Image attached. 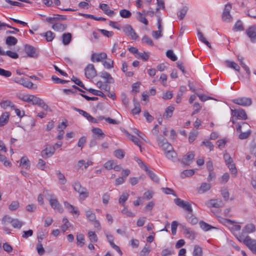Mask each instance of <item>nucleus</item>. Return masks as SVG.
<instances>
[{
	"instance_id": "nucleus-54",
	"label": "nucleus",
	"mask_w": 256,
	"mask_h": 256,
	"mask_svg": "<svg viewBox=\"0 0 256 256\" xmlns=\"http://www.w3.org/2000/svg\"><path fill=\"white\" fill-rule=\"evenodd\" d=\"M240 134L238 136V138L240 140H244L248 138L251 134L250 130H246L245 132H242V130H241V132H240Z\"/></svg>"
},
{
	"instance_id": "nucleus-16",
	"label": "nucleus",
	"mask_w": 256,
	"mask_h": 256,
	"mask_svg": "<svg viewBox=\"0 0 256 256\" xmlns=\"http://www.w3.org/2000/svg\"><path fill=\"white\" fill-rule=\"evenodd\" d=\"M55 152L54 146H50L46 148L44 150H42V155L44 158H48L52 156Z\"/></svg>"
},
{
	"instance_id": "nucleus-28",
	"label": "nucleus",
	"mask_w": 256,
	"mask_h": 256,
	"mask_svg": "<svg viewBox=\"0 0 256 256\" xmlns=\"http://www.w3.org/2000/svg\"><path fill=\"white\" fill-rule=\"evenodd\" d=\"M250 125L245 122H242L241 123H238L236 125V131L238 132H241L242 130V128H244V130H250Z\"/></svg>"
},
{
	"instance_id": "nucleus-53",
	"label": "nucleus",
	"mask_w": 256,
	"mask_h": 256,
	"mask_svg": "<svg viewBox=\"0 0 256 256\" xmlns=\"http://www.w3.org/2000/svg\"><path fill=\"white\" fill-rule=\"evenodd\" d=\"M88 236L91 242H95L98 241V237L94 232L92 231L88 232Z\"/></svg>"
},
{
	"instance_id": "nucleus-41",
	"label": "nucleus",
	"mask_w": 256,
	"mask_h": 256,
	"mask_svg": "<svg viewBox=\"0 0 256 256\" xmlns=\"http://www.w3.org/2000/svg\"><path fill=\"white\" fill-rule=\"evenodd\" d=\"M24 224V222H23L17 218H14L12 222V226L16 228L20 229Z\"/></svg>"
},
{
	"instance_id": "nucleus-19",
	"label": "nucleus",
	"mask_w": 256,
	"mask_h": 256,
	"mask_svg": "<svg viewBox=\"0 0 256 256\" xmlns=\"http://www.w3.org/2000/svg\"><path fill=\"white\" fill-rule=\"evenodd\" d=\"M208 207L212 208H220L224 206L223 202L221 200H210L209 202L206 204Z\"/></svg>"
},
{
	"instance_id": "nucleus-50",
	"label": "nucleus",
	"mask_w": 256,
	"mask_h": 256,
	"mask_svg": "<svg viewBox=\"0 0 256 256\" xmlns=\"http://www.w3.org/2000/svg\"><path fill=\"white\" fill-rule=\"evenodd\" d=\"M150 178H151L152 180L154 182H158L159 181L158 178V176L151 170H149L148 168V170H145Z\"/></svg>"
},
{
	"instance_id": "nucleus-46",
	"label": "nucleus",
	"mask_w": 256,
	"mask_h": 256,
	"mask_svg": "<svg viewBox=\"0 0 256 256\" xmlns=\"http://www.w3.org/2000/svg\"><path fill=\"white\" fill-rule=\"evenodd\" d=\"M136 18L139 22L144 24L145 25L148 24V20L144 16H142V13L138 12H136Z\"/></svg>"
},
{
	"instance_id": "nucleus-52",
	"label": "nucleus",
	"mask_w": 256,
	"mask_h": 256,
	"mask_svg": "<svg viewBox=\"0 0 256 256\" xmlns=\"http://www.w3.org/2000/svg\"><path fill=\"white\" fill-rule=\"evenodd\" d=\"M20 206V204L18 201H12L8 206V208L10 211H14L16 210Z\"/></svg>"
},
{
	"instance_id": "nucleus-32",
	"label": "nucleus",
	"mask_w": 256,
	"mask_h": 256,
	"mask_svg": "<svg viewBox=\"0 0 256 256\" xmlns=\"http://www.w3.org/2000/svg\"><path fill=\"white\" fill-rule=\"evenodd\" d=\"M18 42V40L12 36H8L6 40V44L8 46H15Z\"/></svg>"
},
{
	"instance_id": "nucleus-61",
	"label": "nucleus",
	"mask_w": 256,
	"mask_h": 256,
	"mask_svg": "<svg viewBox=\"0 0 256 256\" xmlns=\"http://www.w3.org/2000/svg\"><path fill=\"white\" fill-rule=\"evenodd\" d=\"M0 162H3L6 166H10L11 165L10 162L7 160L6 158L0 154Z\"/></svg>"
},
{
	"instance_id": "nucleus-57",
	"label": "nucleus",
	"mask_w": 256,
	"mask_h": 256,
	"mask_svg": "<svg viewBox=\"0 0 256 256\" xmlns=\"http://www.w3.org/2000/svg\"><path fill=\"white\" fill-rule=\"evenodd\" d=\"M84 236L82 234H78L76 236V240L78 244L80 245L81 247L84 244Z\"/></svg>"
},
{
	"instance_id": "nucleus-59",
	"label": "nucleus",
	"mask_w": 256,
	"mask_h": 256,
	"mask_svg": "<svg viewBox=\"0 0 256 256\" xmlns=\"http://www.w3.org/2000/svg\"><path fill=\"white\" fill-rule=\"evenodd\" d=\"M30 96V94H20L18 95V97L20 100L27 102H28Z\"/></svg>"
},
{
	"instance_id": "nucleus-62",
	"label": "nucleus",
	"mask_w": 256,
	"mask_h": 256,
	"mask_svg": "<svg viewBox=\"0 0 256 256\" xmlns=\"http://www.w3.org/2000/svg\"><path fill=\"white\" fill-rule=\"evenodd\" d=\"M138 56L137 58H141L144 61H146L148 60L149 58V54L148 52H138Z\"/></svg>"
},
{
	"instance_id": "nucleus-15",
	"label": "nucleus",
	"mask_w": 256,
	"mask_h": 256,
	"mask_svg": "<svg viewBox=\"0 0 256 256\" xmlns=\"http://www.w3.org/2000/svg\"><path fill=\"white\" fill-rule=\"evenodd\" d=\"M194 157L193 152H188L181 160V162L184 166H188Z\"/></svg>"
},
{
	"instance_id": "nucleus-11",
	"label": "nucleus",
	"mask_w": 256,
	"mask_h": 256,
	"mask_svg": "<svg viewBox=\"0 0 256 256\" xmlns=\"http://www.w3.org/2000/svg\"><path fill=\"white\" fill-rule=\"evenodd\" d=\"M157 141L158 142V146L162 148L164 152H167L168 150H172V146L165 138H160L159 136H158Z\"/></svg>"
},
{
	"instance_id": "nucleus-39",
	"label": "nucleus",
	"mask_w": 256,
	"mask_h": 256,
	"mask_svg": "<svg viewBox=\"0 0 256 256\" xmlns=\"http://www.w3.org/2000/svg\"><path fill=\"white\" fill-rule=\"evenodd\" d=\"M198 39L200 41L206 44L210 48H211V45L210 43L208 40H206L204 37L202 33L199 30H198Z\"/></svg>"
},
{
	"instance_id": "nucleus-12",
	"label": "nucleus",
	"mask_w": 256,
	"mask_h": 256,
	"mask_svg": "<svg viewBox=\"0 0 256 256\" xmlns=\"http://www.w3.org/2000/svg\"><path fill=\"white\" fill-rule=\"evenodd\" d=\"M72 108L74 110L78 112L80 114H82L84 117L86 118V119L89 122H91L92 123H98V121L95 118L92 117V116H90L87 112H85V111H84V110H80V109L74 108V107Z\"/></svg>"
},
{
	"instance_id": "nucleus-47",
	"label": "nucleus",
	"mask_w": 256,
	"mask_h": 256,
	"mask_svg": "<svg viewBox=\"0 0 256 256\" xmlns=\"http://www.w3.org/2000/svg\"><path fill=\"white\" fill-rule=\"evenodd\" d=\"M86 90H88L89 92H91L95 96H98L104 98H106V95L100 90H96L91 88L89 89L86 88Z\"/></svg>"
},
{
	"instance_id": "nucleus-48",
	"label": "nucleus",
	"mask_w": 256,
	"mask_h": 256,
	"mask_svg": "<svg viewBox=\"0 0 256 256\" xmlns=\"http://www.w3.org/2000/svg\"><path fill=\"white\" fill-rule=\"evenodd\" d=\"M86 215L87 218L90 222L96 220L95 214L90 209L86 211Z\"/></svg>"
},
{
	"instance_id": "nucleus-37",
	"label": "nucleus",
	"mask_w": 256,
	"mask_h": 256,
	"mask_svg": "<svg viewBox=\"0 0 256 256\" xmlns=\"http://www.w3.org/2000/svg\"><path fill=\"white\" fill-rule=\"evenodd\" d=\"M41 36L45 37L48 42H52L55 37V34L50 30L41 34Z\"/></svg>"
},
{
	"instance_id": "nucleus-21",
	"label": "nucleus",
	"mask_w": 256,
	"mask_h": 256,
	"mask_svg": "<svg viewBox=\"0 0 256 256\" xmlns=\"http://www.w3.org/2000/svg\"><path fill=\"white\" fill-rule=\"evenodd\" d=\"M64 206L69 210L70 212L76 214V217L79 216V212L73 206L67 202H64Z\"/></svg>"
},
{
	"instance_id": "nucleus-31",
	"label": "nucleus",
	"mask_w": 256,
	"mask_h": 256,
	"mask_svg": "<svg viewBox=\"0 0 256 256\" xmlns=\"http://www.w3.org/2000/svg\"><path fill=\"white\" fill-rule=\"evenodd\" d=\"M1 108L6 109L10 107L12 109L15 108V105L10 100H3L0 104Z\"/></svg>"
},
{
	"instance_id": "nucleus-55",
	"label": "nucleus",
	"mask_w": 256,
	"mask_h": 256,
	"mask_svg": "<svg viewBox=\"0 0 256 256\" xmlns=\"http://www.w3.org/2000/svg\"><path fill=\"white\" fill-rule=\"evenodd\" d=\"M166 56L168 58L174 62L177 60V56L174 54L172 50H168L166 52Z\"/></svg>"
},
{
	"instance_id": "nucleus-24",
	"label": "nucleus",
	"mask_w": 256,
	"mask_h": 256,
	"mask_svg": "<svg viewBox=\"0 0 256 256\" xmlns=\"http://www.w3.org/2000/svg\"><path fill=\"white\" fill-rule=\"evenodd\" d=\"M211 188V185L209 183L203 182L201 186L198 188V192L199 193L202 194L204 193L208 190H210Z\"/></svg>"
},
{
	"instance_id": "nucleus-64",
	"label": "nucleus",
	"mask_w": 256,
	"mask_h": 256,
	"mask_svg": "<svg viewBox=\"0 0 256 256\" xmlns=\"http://www.w3.org/2000/svg\"><path fill=\"white\" fill-rule=\"evenodd\" d=\"M174 254V251L170 248L164 249L162 252V256H171Z\"/></svg>"
},
{
	"instance_id": "nucleus-40",
	"label": "nucleus",
	"mask_w": 256,
	"mask_h": 256,
	"mask_svg": "<svg viewBox=\"0 0 256 256\" xmlns=\"http://www.w3.org/2000/svg\"><path fill=\"white\" fill-rule=\"evenodd\" d=\"M188 10V7L185 6H184L182 8H181L178 12V16L180 20H182L185 16Z\"/></svg>"
},
{
	"instance_id": "nucleus-2",
	"label": "nucleus",
	"mask_w": 256,
	"mask_h": 256,
	"mask_svg": "<svg viewBox=\"0 0 256 256\" xmlns=\"http://www.w3.org/2000/svg\"><path fill=\"white\" fill-rule=\"evenodd\" d=\"M72 186L74 190L79 194L80 200H84L88 196V190L86 188L82 187L80 182H75Z\"/></svg>"
},
{
	"instance_id": "nucleus-60",
	"label": "nucleus",
	"mask_w": 256,
	"mask_h": 256,
	"mask_svg": "<svg viewBox=\"0 0 256 256\" xmlns=\"http://www.w3.org/2000/svg\"><path fill=\"white\" fill-rule=\"evenodd\" d=\"M124 208L122 210V213L123 214L126 215L127 217H134V214L132 212L128 210V209L124 206Z\"/></svg>"
},
{
	"instance_id": "nucleus-9",
	"label": "nucleus",
	"mask_w": 256,
	"mask_h": 256,
	"mask_svg": "<svg viewBox=\"0 0 256 256\" xmlns=\"http://www.w3.org/2000/svg\"><path fill=\"white\" fill-rule=\"evenodd\" d=\"M84 70L85 75L88 78H92L96 76V70L92 64H88Z\"/></svg>"
},
{
	"instance_id": "nucleus-35",
	"label": "nucleus",
	"mask_w": 256,
	"mask_h": 256,
	"mask_svg": "<svg viewBox=\"0 0 256 256\" xmlns=\"http://www.w3.org/2000/svg\"><path fill=\"white\" fill-rule=\"evenodd\" d=\"M92 163L93 162L90 160H88L86 162L85 160H82L78 161L76 166L78 168H81L83 166H84V169H86L89 166L92 165Z\"/></svg>"
},
{
	"instance_id": "nucleus-6",
	"label": "nucleus",
	"mask_w": 256,
	"mask_h": 256,
	"mask_svg": "<svg viewBox=\"0 0 256 256\" xmlns=\"http://www.w3.org/2000/svg\"><path fill=\"white\" fill-rule=\"evenodd\" d=\"M122 30L125 34L129 36L132 40H136L138 36L135 32L132 26L129 24H126L122 28Z\"/></svg>"
},
{
	"instance_id": "nucleus-43",
	"label": "nucleus",
	"mask_w": 256,
	"mask_h": 256,
	"mask_svg": "<svg viewBox=\"0 0 256 256\" xmlns=\"http://www.w3.org/2000/svg\"><path fill=\"white\" fill-rule=\"evenodd\" d=\"M129 196V194L127 192H124L119 198L118 202L122 206H125V202L127 200Z\"/></svg>"
},
{
	"instance_id": "nucleus-17",
	"label": "nucleus",
	"mask_w": 256,
	"mask_h": 256,
	"mask_svg": "<svg viewBox=\"0 0 256 256\" xmlns=\"http://www.w3.org/2000/svg\"><path fill=\"white\" fill-rule=\"evenodd\" d=\"M256 230V226L253 224H246L242 229V232L240 234H242L244 235L245 234H250L255 232Z\"/></svg>"
},
{
	"instance_id": "nucleus-38",
	"label": "nucleus",
	"mask_w": 256,
	"mask_h": 256,
	"mask_svg": "<svg viewBox=\"0 0 256 256\" xmlns=\"http://www.w3.org/2000/svg\"><path fill=\"white\" fill-rule=\"evenodd\" d=\"M134 108L132 110L133 114H138L141 112L140 104L136 101L135 98L134 99Z\"/></svg>"
},
{
	"instance_id": "nucleus-63",
	"label": "nucleus",
	"mask_w": 256,
	"mask_h": 256,
	"mask_svg": "<svg viewBox=\"0 0 256 256\" xmlns=\"http://www.w3.org/2000/svg\"><path fill=\"white\" fill-rule=\"evenodd\" d=\"M230 178V176L228 173H224L222 177L220 178V182L222 184H224L228 182Z\"/></svg>"
},
{
	"instance_id": "nucleus-56",
	"label": "nucleus",
	"mask_w": 256,
	"mask_h": 256,
	"mask_svg": "<svg viewBox=\"0 0 256 256\" xmlns=\"http://www.w3.org/2000/svg\"><path fill=\"white\" fill-rule=\"evenodd\" d=\"M114 62L113 60H111L110 59H106V60H105L104 63L103 65L104 67L107 69H110L112 68H113L114 66Z\"/></svg>"
},
{
	"instance_id": "nucleus-49",
	"label": "nucleus",
	"mask_w": 256,
	"mask_h": 256,
	"mask_svg": "<svg viewBox=\"0 0 256 256\" xmlns=\"http://www.w3.org/2000/svg\"><path fill=\"white\" fill-rule=\"evenodd\" d=\"M228 167L229 168L230 170V172L232 174H234V176H236L237 174V170L236 168L235 164L234 162V161L232 162H230L228 164H226Z\"/></svg>"
},
{
	"instance_id": "nucleus-18",
	"label": "nucleus",
	"mask_w": 256,
	"mask_h": 256,
	"mask_svg": "<svg viewBox=\"0 0 256 256\" xmlns=\"http://www.w3.org/2000/svg\"><path fill=\"white\" fill-rule=\"evenodd\" d=\"M99 6L106 14L110 16H112L115 14V12L114 10H110V7L107 4H100Z\"/></svg>"
},
{
	"instance_id": "nucleus-13",
	"label": "nucleus",
	"mask_w": 256,
	"mask_h": 256,
	"mask_svg": "<svg viewBox=\"0 0 256 256\" xmlns=\"http://www.w3.org/2000/svg\"><path fill=\"white\" fill-rule=\"evenodd\" d=\"M247 36L250 38L253 42H256V25H254L248 28L246 30Z\"/></svg>"
},
{
	"instance_id": "nucleus-10",
	"label": "nucleus",
	"mask_w": 256,
	"mask_h": 256,
	"mask_svg": "<svg viewBox=\"0 0 256 256\" xmlns=\"http://www.w3.org/2000/svg\"><path fill=\"white\" fill-rule=\"evenodd\" d=\"M231 110L233 116H236L238 119L246 120L248 118L245 110L242 108L232 110Z\"/></svg>"
},
{
	"instance_id": "nucleus-29",
	"label": "nucleus",
	"mask_w": 256,
	"mask_h": 256,
	"mask_svg": "<svg viewBox=\"0 0 256 256\" xmlns=\"http://www.w3.org/2000/svg\"><path fill=\"white\" fill-rule=\"evenodd\" d=\"M174 109V107L172 106H169L166 108L163 116L164 118L168 119L171 118L172 116Z\"/></svg>"
},
{
	"instance_id": "nucleus-34",
	"label": "nucleus",
	"mask_w": 256,
	"mask_h": 256,
	"mask_svg": "<svg viewBox=\"0 0 256 256\" xmlns=\"http://www.w3.org/2000/svg\"><path fill=\"white\" fill-rule=\"evenodd\" d=\"M92 131L98 139L102 138L105 136L104 134L102 132V130L100 128H93L92 130Z\"/></svg>"
},
{
	"instance_id": "nucleus-7",
	"label": "nucleus",
	"mask_w": 256,
	"mask_h": 256,
	"mask_svg": "<svg viewBox=\"0 0 256 256\" xmlns=\"http://www.w3.org/2000/svg\"><path fill=\"white\" fill-rule=\"evenodd\" d=\"M232 102L236 104L243 106H248L252 104V99L246 97L238 98L233 100Z\"/></svg>"
},
{
	"instance_id": "nucleus-23",
	"label": "nucleus",
	"mask_w": 256,
	"mask_h": 256,
	"mask_svg": "<svg viewBox=\"0 0 256 256\" xmlns=\"http://www.w3.org/2000/svg\"><path fill=\"white\" fill-rule=\"evenodd\" d=\"M166 156L169 160L174 161L176 158L177 154L174 150L173 148L172 150H168L167 152H164Z\"/></svg>"
},
{
	"instance_id": "nucleus-51",
	"label": "nucleus",
	"mask_w": 256,
	"mask_h": 256,
	"mask_svg": "<svg viewBox=\"0 0 256 256\" xmlns=\"http://www.w3.org/2000/svg\"><path fill=\"white\" fill-rule=\"evenodd\" d=\"M120 16L124 18H128L132 15L131 12L127 10L124 9L120 11Z\"/></svg>"
},
{
	"instance_id": "nucleus-25",
	"label": "nucleus",
	"mask_w": 256,
	"mask_h": 256,
	"mask_svg": "<svg viewBox=\"0 0 256 256\" xmlns=\"http://www.w3.org/2000/svg\"><path fill=\"white\" fill-rule=\"evenodd\" d=\"M186 218L189 223L193 225L196 224L198 222V218L192 214V212H188Z\"/></svg>"
},
{
	"instance_id": "nucleus-42",
	"label": "nucleus",
	"mask_w": 256,
	"mask_h": 256,
	"mask_svg": "<svg viewBox=\"0 0 256 256\" xmlns=\"http://www.w3.org/2000/svg\"><path fill=\"white\" fill-rule=\"evenodd\" d=\"M199 224L201 228L204 231H208L211 229L215 228L214 227L208 224L204 221H200L199 223Z\"/></svg>"
},
{
	"instance_id": "nucleus-22",
	"label": "nucleus",
	"mask_w": 256,
	"mask_h": 256,
	"mask_svg": "<svg viewBox=\"0 0 256 256\" xmlns=\"http://www.w3.org/2000/svg\"><path fill=\"white\" fill-rule=\"evenodd\" d=\"M67 27V25L66 24H63L58 22H56L52 26V28L56 31L59 32H63L64 31Z\"/></svg>"
},
{
	"instance_id": "nucleus-1",
	"label": "nucleus",
	"mask_w": 256,
	"mask_h": 256,
	"mask_svg": "<svg viewBox=\"0 0 256 256\" xmlns=\"http://www.w3.org/2000/svg\"><path fill=\"white\" fill-rule=\"evenodd\" d=\"M236 238L242 242L254 254H256V240L252 239L248 236L238 234L236 235Z\"/></svg>"
},
{
	"instance_id": "nucleus-14",
	"label": "nucleus",
	"mask_w": 256,
	"mask_h": 256,
	"mask_svg": "<svg viewBox=\"0 0 256 256\" xmlns=\"http://www.w3.org/2000/svg\"><path fill=\"white\" fill-rule=\"evenodd\" d=\"M106 57L107 55L105 52L94 53L91 55L90 58L93 62H99L106 59Z\"/></svg>"
},
{
	"instance_id": "nucleus-27",
	"label": "nucleus",
	"mask_w": 256,
	"mask_h": 256,
	"mask_svg": "<svg viewBox=\"0 0 256 256\" xmlns=\"http://www.w3.org/2000/svg\"><path fill=\"white\" fill-rule=\"evenodd\" d=\"M226 66L228 68L234 69L236 71L240 72V67L239 66L233 61L226 60L225 62Z\"/></svg>"
},
{
	"instance_id": "nucleus-8",
	"label": "nucleus",
	"mask_w": 256,
	"mask_h": 256,
	"mask_svg": "<svg viewBox=\"0 0 256 256\" xmlns=\"http://www.w3.org/2000/svg\"><path fill=\"white\" fill-rule=\"evenodd\" d=\"M174 202L177 206L188 211V212H192V206L188 202L184 201L180 198H177L174 200Z\"/></svg>"
},
{
	"instance_id": "nucleus-36",
	"label": "nucleus",
	"mask_w": 256,
	"mask_h": 256,
	"mask_svg": "<svg viewBox=\"0 0 256 256\" xmlns=\"http://www.w3.org/2000/svg\"><path fill=\"white\" fill-rule=\"evenodd\" d=\"M20 166L28 169L30 167V162L26 156H22L20 160Z\"/></svg>"
},
{
	"instance_id": "nucleus-44",
	"label": "nucleus",
	"mask_w": 256,
	"mask_h": 256,
	"mask_svg": "<svg viewBox=\"0 0 256 256\" xmlns=\"http://www.w3.org/2000/svg\"><path fill=\"white\" fill-rule=\"evenodd\" d=\"M192 256H202V248L198 245L194 246Z\"/></svg>"
},
{
	"instance_id": "nucleus-30",
	"label": "nucleus",
	"mask_w": 256,
	"mask_h": 256,
	"mask_svg": "<svg viewBox=\"0 0 256 256\" xmlns=\"http://www.w3.org/2000/svg\"><path fill=\"white\" fill-rule=\"evenodd\" d=\"M62 43L64 45L68 44L72 40V34L68 32L62 35Z\"/></svg>"
},
{
	"instance_id": "nucleus-5",
	"label": "nucleus",
	"mask_w": 256,
	"mask_h": 256,
	"mask_svg": "<svg viewBox=\"0 0 256 256\" xmlns=\"http://www.w3.org/2000/svg\"><path fill=\"white\" fill-rule=\"evenodd\" d=\"M24 50L28 57L36 58L38 56V52L37 50L30 45L28 44H25L24 46Z\"/></svg>"
},
{
	"instance_id": "nucleus-26",
	"label": "nucleus",
	"mask_w": 256,
	"mask_h": 256,
	"mask_svg": "<svg viewBox=\"0 0 256 256\" xmlns=\"http://www.w3.org/2000/svg\"><path fill=\"white\" fill-rule=\"evenodd\" d=\"M10 114L8 112L3 113L0 117V126L5 125L9 118Z\"/></svg>"
},
{
	"instance_id": "nucleus-33",
	"label": "nucleus",
	"mask_w": 256,
	"mask_h": 256,
	"mask_svg": "<svg viewBox=\"0 0 256 256\" xmlns=\"http://www.w3.org/2000/svg\"><path fill=\"white\" fill-rule=\"evenodd\" d=\"M184 232L188 238L192 240H193L195 238L196 234L194 231L192 230L190 228H184Z\"/></svg>"
},
{
	"instance_id": "nucleus-3",
	"label": "nucleus",
	"mask_w": 256,
	"mask_h": 256,
	"mask_svg": "<svg viewBox=\"0 0 256 256\" xmlns=\"http://www.w3.org/2000/svg\"><path fill=\"white\" fill-rule=\"evenodd\" d=\"M48 196L50 204L52 208L53 209L56 210L59 212L62 213L64 210L63 208L62 207L60 204L58 202L57 198L52 194H50L48 195Z\"/></svg>"
},
{
	"instance_id": "nucleus-45",
	"label": "nucleus",
	"mask_w": 256,
	"mask_h": 256,
	"mask_svg": "<svg viewBox=\"0 0 256 256\" xmlns=\"http://www.w3.org/2000/svg\"><path fill=\"white\" fill-rule=\"evenodd\" d=\"M194 174V170H184L180 174V177L182 178H185L186 177L192 176Z\"/></svg>"
},
{
	"instance_id": "nucleus-20",
	"label": "nucleus",
	"mask_w": 256,
	"mask_h": 256,
	"mask_svg": "<svg viewBox=\"0 0 256 256\" xmlns=\"http://www.w3.org/2000/svg\"><path fill=\"white\" fill-rule=\"evenodd\" d=\"M100 76L104 79L106 83H113L114 82V78H112L111 75L106 71H102L100 74Z\"/></svg>"
},
{
	"instance_id": "nucleus-4",
	"label": "nucleus",
	"mask_w": 256,
	"mask_h": 256,
	"mask_svg": "<svg viewBox=\"0 0 256 256\" xmlns=\"http://www.w3.org/2000/svg\"><path fill=\"white\" fill-rule=\"evenodd\" d=\"M232 8V4L230 3L225 5L224 12L222 14V19L224 21L226 22H230L232 17L230 14V11Z\"/></svg>"
},
{
	"instance_id": "nucleus-58",
	"label": "nucleus",
	"mask_w": 256,
	"mask_h": 256,
	"mask_svg": "<svg viewBox=\"0 0 256 256\" xmlns=\"http://www.w3.org/2000/svg\"><path fill=\"white\" fill-rule=\"evenodd\" d=\"M142 42L150 46H154L152 40L148 36H144L142 40Z\"/></svg>"
}]
</instances>
